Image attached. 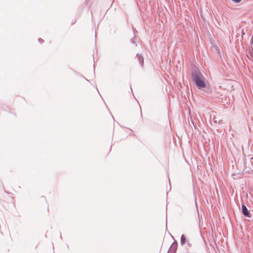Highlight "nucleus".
I'll return each instance as SVG.
<instances>
[{
  "label": "nucleus",
  "instance_id": "obj_1",
  "mask_svg": "<svg viewBox=\"0 0 253 253\" xmlns=\"http://www.w3.org/2000/svg\"><path fill=\"white\" fill-rule=\"evenodd\" d=\"M191 77L196 86L200 90H204L207 93H211V88L207 85L206 79L198 68H195L191 72Z\"/></svg>",
  "mask_w": 253,
  "mask_h": 253
},
{
  "label": "nucleus",
  "instance_id": "obj_2",
  "mask_svg": "<svg viewBox=\"0 0 253 253\" xmlns=\"http://www.w3.org/2000/svg\"><path fill=\"white\" fill-rule=\"evenodd\" d=\"M242 214L247 217L251 218L252 217V214L250 211H248L246 206L244 204H242Z\"/></svg>",
  "mask_w": 253,
  "mask_h": 253
},
{
  "label": "nucleus",
  "instance_id": "obj_3",
  "mask_svg": "<svg viewBox=\"0 0 253 253\" xmlns=\"http://www.w3.org/2000/svg\"><path fill=\"white\" fill-rule=\"evenodd\" d=\"M177 248V243L176 241H174L170 246L168 253H176Z\"/></svg>",
  "mask_w": 253,
  "mask_h": 253
},
{
  "label": "nucleus",
  "instance_id": "obj_4",
  "mask_svg": "<svg viewBox=\"0 0 253 253\" xmlns=\"http://www.w3.org/2000/svg\"><path fill=\"white\" fill-rule=\"evenodd\" d=\"M136 57L137 58L138 61L141 67L143 66L144 65V58L141 54H139V53L136 54Z\"/></svg>",
  "mask_w": 253,
  "mask_h": 253
},
{
  "label": "nucleus",
  "instance_id": "obj_5",
  "mask_svg": "<svg viewBox=\"0 0 253 253\" xmlns=\"http://www.w3.org/2000/svg\"><path fill=\"white\" fill-rule=\"evenodd\" d=\"M186 237L184 234L182 235L180 238V244L181 245H183L185 243L187 242Z\"/></svg>",
  "mask_w": 253,
  "mask_h": 253
},
{
  "label": "nucleus",
  "instance_id": "obj_6",
  "mask_svg": "<svg viewBox=\"0 0 253 253\" xmlns=\"http://www.w3.org/2000/svg\"><path fill=\"white\" fill-rule=\"evenodd\" d=\"M135 39H136V36L135 35H134V36L131 39V42L133 44H135Z\"/></svg>",
  "mask_w": 253,
  "mask_h": 253
},
{
  "label": "nucleus",
  "instance_id": "obj_7",
  "mask_svg": "<svg viewBox=\"0 0 253 253\" xmlns=\"http://www.w3.org/2000/svg\"><path fill=\"white\" fill-rule=\"evenodd\" d=\"M233 2L235 3H239L242 0H231Z\"/></svg>",
  "mask_w": 253,
  "mask_h": 253
},
{
  "label": "nucleus",
  "instance_id": "obj_8",
  "mask_svg": "<svg viewBox=\"0 0 253 253\" xmlns=\"http://www.w3.org/2000/svg\"><path fill=\"white\" fill-rule=\"evenodd\" d=\"M38 41H39L40 43H42V42H44V41H43L42 39L41 38H39V39H38Z\"/></svg>",
  "mask_w": 253,
  "mask_h": 253
},
{
  "label": "nucleus",
  "instance_id": "obj_9",
  "mask_svg": "<svg viewBox=\"0 0 253 253\" xmlns=\"http://www.w3.org/2000/svg\"><path fill=\"white\" fill-rule=\"evenodd\" d=\"M187 245L188 246V247H192V244L190 243L188 241H187Z\"/></svg>",
  "mask_w": 253,
  "mask_h": 253
}]
</instances>
